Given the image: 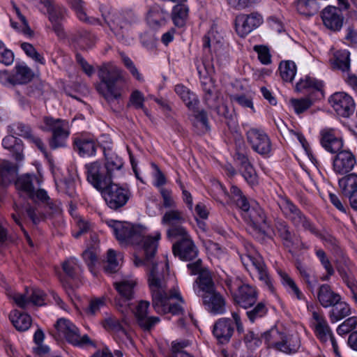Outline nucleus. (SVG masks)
<instances>
[{"label":"nucleus","mask_w":357,"mask_h":357,"mask_svg":"<svg viewBox=\"0 0 357 357\" xmlns=\"http://www.w3.org/2000/svg\"><path fill=\"white\" fill-rule=\"evenodd\" d=\"M100 192L107 205L113 210H118L124 206L130 197L128 189L112 182Z\"/></svg>","instance_id":"nucleus-9"},{"label":"nucleus","mask_w":357,"mask_h":357,"mask_svg":"<svg viewBox=\"0 0 357 357\" xmlns=\"http://www.w3.org/2000/svg\"><path fill=\"white\" fill-rule=\"evenodd\" d=\"M202 303L209 313L216 315L222 314L226 311V301L224 296L216 289L207 294H202Z\"/></svg>","instance_id":"nucleus-17"},{"label":"nucleus","mask_w":357,"mask_h":357,"mask_svg":"<svg viewBox=\"0 0 357 357\" xmlns=\"http://www.w3.org/2000/svg\"><path fill=\"white\" fill-rule=\"evenodd\" d=\"M102 16L119 39L127 41L130 24L125 16L117 12L102 13Z\"/></svg>","instance_id":"nucleus-14"},{"label":"nucleus","mask_w":357,"mask_h":357,"mask_svg":"<svg viewBox=\"0 0 357 357\" xmlns=\"http://www.w3.org/2000/svg\"><path fill=\"white\" fill-rule=\"evenodd\" d=\"M74 147L80 155L84 156L94 155L98 146L93 139L80 137L75 139Z\"/></svg>","instance_id":"nucleus-35"},{"label":"nucleus","mask_w":357,"mask_h":357,"mask_svg":"<svg viewBox=\"0 0 357 357\" xmlns=\"http://www.w3.org/2000/svg\"><path fill=\"white\" fill-rule=\"evenodd\" d=\"M202 65L206 71V75H202L203 72L201 66H198L197 69L200 76L202 89L204 92L203 101L208 108L213 109L217 107L220 96L214 82L209 77L214 73L213 65L211 61L205 60L203 61Z\"/></svg>","instance_id":"nucleus-5"},{"label":"nucleus","mask_w":357,"mask_h":357,"mask_svg":"<svg viewBox=\"0 0 357 357\" xmlns=\"http://www.w3.org/2000/svg\"><path fill=\"white\" fill-rule=\"evenodd\" d=\"M356 164L351 152L343 151L337 153L333 159V167L336 174H345L351 172Z\"/></svg>","instance_id":"nucleus-23"},{"label":"nucleus","mask_w":357,"mask_h":357,"mask_svg":"<svg viewBox=\"0 0 357 357\" xmlns=\"http://www.w3.org/2000/svg\"><path fill=\"white\" fill-rule=\"evenodd\" d=\"M282 332L275 328H272L269 331L264 333L261 337L265 340L269 347L275 349Z\"/></svg>","instance_id":"nucleus-62"},{"label":"nucleus","mask_w":357,"mask_h":357,"mask_svg":"<svg viewBox=\"0 0 357 357\" xmlns=\"http://www.w3.org/2000/svg\"><path fill=\"white\" fill-rule=\"evenodd\" d=\"M63 272L70 278H75L82 271L77 259L71 257L66 260L62 265Z\"/></svg>","instance_id":"nucleus-51"},{"label":"nucleus","mask_w":357,"mask_h":357,"mask_svg":"<svg viewBox=\"0 0 357 357\" xmlns=\"http://www.w3.org/2000/svg\"><path fill=\"white\" fill-rule=\"evenodd\" d=\"M168 13L158 5L153 6L148 13L147 22L153 29H158L167 22Z\"/></svg>","instance_id":"nucleus-31"},{"label":"nucleus","mask_w":357,"mask_h":357,"mask_svg":"<svg viewBox=\"0 0 357 357\" xmlns=\"http://www.w3.org/2000/svg\"><path fill=\"white\" fill-rule=\"evenodd\" d=\"M300 347L301 341L297 335L282 332L275 349L290 355L296 354Z\"/></svg>","instance_id":"nucleus-24"},{"label":"nucleus","mask_w":357,"mask_h":357,"mask_svg":"<svg viewBox=\"0 0 357 357\" xmlns=\"http://www.w3.org/2000/svg\"><path fill=\"white\" fill-rule=\"evenodd\" d=\"M267 313V308L263 303H257L254 307L248 310L246 314L251 322L263 317Z\"/></svg>","instance_id":"nucleus-64"},{"label":"nucleus","mask_w":357,"mask_h":357,"mask_svg":"<svg viewBox=\"0 0 357 357\" xmlns=\"http://www.w3.org/2000/svg\"><path fill=\"white\" fill-rule=\"evenodd\" d=\"M59 335H62L66 341L73 346L83 347L86 345L95 347L93 342L87 335H80L77 327L70 320L61 318L54 324Z\"/></svg>","instance_id":"nucleus-6"},{"label":"nucleus","mask_w":357,"mask_h":357,"mask_svg":"<svg viewBox=\"0 0 357 357\" xmlns=\"http://www.w3.org/2000/svg\"><path fill=\"white\" fill-rule=\"evenodd\" d=\"M341 298V295L334 291L329 284H323L319 287L317 300L323 307L327 308L334 305Z\"/></svg>","instance_id":"nucleus-28"},{"label":"nucleus","mask_w":357,"mask_h":357,"mask_svg":"<svg viewBox=\"0 0 357 357\" xmlns=\"http://www.w3.org/2000/svg\"><path fill=\"white\" fill-rule=\"evenodd\" d=\"M357 326V317L353 316L345 319L337 328V333L340 335L349 333Z\"/></svg>","instance_id":"nucleus-61"},{"label":"nucleus","mask_w":357,"mask_h":357,"mask_svg":"<svg viewBox=\"0 0 357 357\" xmlns=\"http://www.w3.org/2000/svg\"><path fill=\"white\" fill-rule=\"evenodd\" d=\"M188 7L184 3H178L174 6L172 12V19L175 26L183 27L188 16Z\"/></svg>","instance_id":"nucleus-40"},{"label":"nucleus","mask_w":357,"mask_h":357,"mask_svg":"<svg viewBox=\"0 0 357 357\" xmlns=\"http://www.w3.org/2000/svg\"><path fill=\"white\" fill-rule=\"evenodd\" d=\"M331 307L332 308L328 312V317L333 324L344 319L351 313V308L349 304L342 301V298L334 305Z\"/></svg>","instance_id":"nucleus-32"},{"label":"nucleus","mask_w":357,"mask_h":357,"mask_svg":"<svg viewBox=\"0 0 357 357\" xmlns=\"http://www.w3.org/2000/svg\"><path fill=\"white\" fill-rule=\"evenodd\" d=\"M100 82L96 85L98 92L112 104L122 97L121 84L126 82L123 70L116 66L107 63L100 66L98 71Z\"/></svg>","instance_id":"nucleus-2"},{"label":"nucleus","mask_w":357,"mask_h":357,"mask_svg":"<svg viewBox=\"0 0 357 357\" xmlns=\"http://www.w3.org/2000/svg\"><path fill=\"white\" fill-rule=\"evenodd\" d=\"M241 210L244 220L255 231L264 233L265 229L269 227L266 214L258 203L248 202Z\"/></svg>","instance_id":"nucleus-8"},{"label":"nucleus","mask_w":357,"mask_h":357,"mask_svg":"<svg viewBox=\"0 0 357 357\" xmlns=\"http://www.w3.org/2000/svg\"><path fill=\"white\" fill-rule=\"evenodd\" d=\"M121 61L125 67L129 70L130 74L139 82L144 81V77L139 72L133 61L123 52H120Z\"/></svg>","instance_id":"nucleus-58"},{"label":"nucleus","mask_w":357,"mask_h":357,"mask_svg":"<svg viewBox=\"0 0 357 357\" xmlns=\"http://www.w3.org/2000/svg\"><path fill=\"white\" fill-rule=\"evenodd\" d=\"M121 61L125 67L129 70L130 74L139 82L144 81V77L139 72L133 61L123 52H120Z\"/></svg>","instance_id":"nucleus-59"},{"label":"nucleus","mask_w":357,"mask_h":357,"mask_svg":"<svg viewBox=\"0 0 357 357\" xmlns=\"http://www.w3.org/2000/svg\"><path fill=\"white\" fill-rule=\"evenodd\" d=\"M246 139L252 149L259 155H267L271 153V142L263 130L249 129L246 132Z\"/></svg>","instance_id":"nucleus-12"},{"label":"nucleus","mask_w":357,"mask_h":357,"mask_svg":"<svg viewBox=\"0 0 357 357\" xmlns=\"http://www.w3.org/2000/svg\"><path fill=\"white\" fill-rule=\"evenodd\" d=\"M103 153L105 160L104 167L112 178L115 172L120 171L123 168V160L109 148H104Z\"/></svg>","instance_id":"nucleus-30"},{"label":"nucleus","mask_w":357,"mask_h":357,"mask_svg":"<svg viewBox=\"0 0 357 357\" xmlns=\"http://www.w3.org/2000/svg\"><path fill=\"white\" fill-rule=\"evenodd\" d=\"M312 324L316 336L323 342H327L328 338L333 335L327 320L322 314L313 312Z\"/></svg>","instance_id":"nucleus-25"},{"label":"nucleus","mask_w":357,"mask_h":357,"mask_svg":"<svg viewBox=\"0 0 357 357\" xmlns=\"http://www.w3.org/2000/svg\"><path fill=\"white\" fill-rule=\"evenodd\" d=\"M226 286L234 301L241 307L247 309L257 302V291L255 287L243 282L238 278L227 279Z\"/></svg>","instance_id":"nucleus-4"},{"label":"nucleus","mask_w":357,"mask_h":357,"mask_svg":"<svg viewBox=\"0 0 357 357\" xmlns=\"http://www.w3.org/2000/svg\"><path fill=\"white\" fill-rule=\"evenodd\" d=\"M321 19L326 27L334 31H340L343 25L342 13L334 6L324 8L321 13Z\"/></svg>","instance_id":"nucleus-22"},{"label":"nucleus","mask_w":357,"mask_h":357,"mask_svg":"<svg viewBox=\"0 0 357 357\" xmlns=\"http://www.w3.org/2000/svg\"><path fill=\"white\" fill-rule=\"evenodd\" d=\"M316 255L326 271V274L323 275L321 280L322 281H328L331 277L334 275L335 270L327 257L326 252L323 250L319 249L316 250Z\"/></svg>","instance_id":"nucleus-50"},{"label":"nucleus","mask_w":357,"mask_h":357,"mask_svg":"<svg viewBox=\"0 0 357 357\" xmlns=\"http://www.w3.org/2000/svg\"><path fill=\"white\" fill-rule=\"evenodd\" d=\"M221 188L224 191V193L230 197L234 202L236 203V205L241 209V208H244L246 206V204L248 202L247 198L245 195H243L242 191L235 185H232L230 188L229 195L227 192V191L220 185Z\"/></svg>","instance_id":"nucleus-52"},{"label":"nucleus","mask_w":357,"mask_h":357,"mask_svg":"<svg viewBox=\"0 0 357 357\" xmlns=\"http://www.w3.org/2000/svg\"><path fill=\"white\" fill-rule=\"evenodd\" d=\"M86 179L98 191L111 183L112 178L107 169L98 162H93L85 165Z\"/></svg>","instance_id":"nucleus-10"},{"label":"nucleus","mask_w":357,"mask_h":357,"mask_svg":"<svg viewBox=\"0 0 357 357\" xmlns=\"http://www.w3.org/2000/svg\"><path fill=\"white\" fill-rule=\"evenodd\" d=\"M296 8L300 14L312 16L318 12L319 6L317 0H297Z\"/></svg>","instance_id":"nucleus-43"},{"label":"nucleus","mask_w":357,"mask_h":357,"mask_svg":"<svg viewBox=\"0 0 357 357\" xmlns=\"http://www.w3.org/2000/svg\"><path fill=\"white\" fill-rule=\"evenodd\" d=\"M279 71L283 81L291 82L296 74V66L292 61H282L280 63Z\"/></svg>","instance_id":"nucleus-44"},{"label":"nucleus","mask_w":357,"mask_h":357,"mask_svg":"<svg viewBox=\"0 0 357 357\" xmlns=\"http://www.w3.org/2000/svg\"><path fill=\"white\" fill-rule=\"evenodd\" d=\"M251 267H252L257 272L259 279L264 282L266 287L271 292H273V284L268 275L267 267L264 263V259L261 255L257 253L255 254V257H253Z\"/></svg>","instance_id":"nucleus-29"},{"label":"nucleus","mask_w":357,"mask_h":357,"mask_svg":"<svg viewBox=\"0 0 357 357\" xmlns=\"http://www.w3.org/2000/svg\"><path fill=\"white\" fill-rule=\"evenodd\" d=\"M149 305L146 301H140L135 311L137 323L144 331H151L160 321L158 317L148 316Z\"/></svg>","instance_id":"nucleus-19"},{"label":"nucleus","mask_w":357,"mask_h":357,"mask_svg":"<svg viewBox=\"0 0 357 357\" xmlns=\"http://www.w3.org/2000/svg\"><path fill=\"white\" fill-rule=\"evenodd\" d=\"M15 303L22 308H26L30 303L33 305H45V294L39 289L26 290L25 294H15L13 297Z\"/></svg>","instance_id":"nucleus-20"},{"label":"nucleus","mask_w":357,"mask_h":357,"mask_svg":"<svg viewBox=\"0 0 357 357\" xmlns=\"http://www.w3.org/2000/svg\"><path fill=\"white\" fill-rule=\"evenodd\" d=\"M339 185L344 195L352 193L357 190V174H350L339 179Z\"/></svg>","instance_id":"nucleus-47"},{"label":"nucleus","mask_w":357,"mask_h":357,"mask_svg":"<svg viewBox=\"0 0 357 357\" xmlns=\"http://www.w3.org/2000/svg\"><path fill=\"white\" fill-rule=\"evenodd\" d=\"M321 144L328 152L337 153L343 146L342 140L337 137L335 130L331 128H325L321 131Z\"/></svg>","instance_id":"nucleus-26"},{"label":"nucleus","mask_w":357,"mask_h":357,"mask_svg":"<svg viewBox=\"0 0 357 357\" xmlns=\"http://www.w3.org/2000/svg\"><path fill=\"white\" fill-rule=\"evenodd\" d=\"M17 167L13 163L2 160L0 162V176L3 185H7L14 181L17 174Z\"/></svg>","instance_id":"nucleus-37"},{"label":"nucleus","mask_w":357,"mask_h":357,"mask_svg":"<svg viewBox=\"0 0 357 357\" xmlns=\"http://www.w3.org/2000/svg\"><path fill=\"white\" fill-rule=\"evenodd\" d=\"M329 102L336 113L342 117H349L355 110V104L352 98L344 92L333 94Z\"/></svg>","instance_id":"nucleus-15"},{"label":"nucleus","mask_w":357,"mask_h":357,"mask_svg":"<svg viewBox=\"0 0 357 357\" xmlns=\"http://www.w3.org/2000/svg\"><path fill=\"white\" fill-rule=\"evenodd\" d=\"M174 91L189 109L195 111L197 109L199 100L195 93L183 84L176 85Z\"/></svg>","instance_id":"nucleus-33"},{"label":"nucleus","mask_w":357,"mask_h":357,"mask_svg":"<svg viewBox=\"0 0 357 357\" xmlns=\"http://www.w3.org/2000/svg\"><path fill=\"white\" fill-rule=\"evenodd\" d=\"M9 128L10 132L13 135H17L28 139H30L33 136L31 128L22 123H14Z\"/></svg>","instance_id":"nucleus-60"},{"label":"nucleus","mask_w":357,"mask_h":357,"mask_svg":"<svg viewBox=\"0 0 357 357\" xmlns=\"http://www.w3.org/2000/svg\"><path fill=\"white\" fill-rule=\"evenodd\" d=\"M349 56L350 53L347 50L337 51L334 54V58L332 60L333 68L348 73L350 69Z\"/></svg>","instance_id":"nucleus-41"},{"label":"nucleus","mask_w":357,"mask_h":357,"mask_svg":"<svg viewBox=\"0 0 357 357\" xmlns=\"http://www.w3.org/2000/svg\"><path fill=\"white\" fill-rule=\"evenodd\" d=\"M10 319L19 331H26L31 324V318L29 314L20 313L17 310L10 314Z\"/></svg>","instance_id":"nucleus-39"},{"label":"nucleus","mask_w":357,"mask_h":357,"mask_svg":"<svg viewBox=\"0 0 357 357\" xmlns=\"http://www.w3.org/2000/svg\"><path fill=\"white\" fill-rule=\"evenodd\" d=\"M172 251L175 257L186 261L196 259L198 256V249L190 237L174 243Z\"/></svg>","instance_id":"nucleus-18"},{"label":"nucleus","mask_w":357,"mask_h":357,"mask_svg":"<svg viewBox=\"0 0 357 357\" xmlns=\"http://www.w3.org/2000/svg\"><path fill=\"white\" fill-rule=\"evenodd\" d=\"M33 176L24 174L17 178L15 181L16 188L20 192L24 193L29 197H34V187L33 185Z\"/></svg>","instance_id":"nucleus-38"},{"label":"nucleus","mask_w":357,"mask_h":357,"mask_svg":"<svg viewBox=\"0 0 357 357\" xmlns=\"http://www.w3.org/2000/svg\"><path fill=\"white\" fill-rule=\"evenodd\" d=\"M234 159L236 162H239L241 167L250 164L248 156V149L242 141L236 143Z\"/></svg>","instance_id":"nucleus-55"},{"label":"nucleus","mask_w":357,"mask_h":357,"mask_svg":"<svg viewBox=\"0 0 357 357\" xmlns=\"http://www.w3.org/2000/svg\"><path fill=\"white\" fill-rule=\"evenodd\" d=\"M277 233L282 240L283 245L289 249L290 252L307 248L302 242L299 236L291 232L288 224L283 220H278L275 223Z\"/></svg>","instance_id":"nucleus-13"},{"label":"nucleus","mask_w":357,"mask_h":357,"mask_svg":"<svg viewBox=\"0 0 357 357\" xmlns=\"http://www.w3.org/2000/svg\"><path fill=\"white\" fill-rule=\"evenodd\" d=\"M278 205L284 216L289 220L296 228H302L305 230L310 231L312 234H317V231L311 221L288 197L280 196L278 200Z\"/></svg>","instance_id":"nucleus-3"},{"label":"nucleus","mask_w":357,"mask_h":357,"mask_svg":"<svg viewBox=\"0 0 357 357\" xmlns=\"http://www.w3.org/2000/svg\"><path fill=\"white\" fill-rule=\"evenodd\" d=\"M107 225L113 229L120 243L131 244L138 250L134 255L133 262L136 267L145 266L148 268V282L154 310L161 314H182L181 304L184 303V300L177 289L168 291L162 271L158 270V264L155 260L160 233L156 232L153 236H146V228L141 225L114 220H109Z\"/></svg>","instance_id":"nucleus-1"},{"label":"nucleus","mask_w":357,"mask_h":357,"mask_svg":"<svg viewBox=\"0 0 357 357\" xmlns=\"http://www.w3.org/2000/svg\"><path fill=\"white\" fill-rule=\"evenodd\" d=\"M127 321L125 317L121 319V321L115 317H109L104 321V327L116 333H119L123 336L128 337L127 332L124 328V324H127Z\"/></svg>","instance_id":"nucleus-48"},{"label":"nucleus","mask_w":357,"mask_h":357,"mask_svg":"<svg viewBox=\"0 0 357 357\" xmlns=\"http://www.w3.org/2000/svg\"><path fill=\"white\" fill-rule=\"evenodd\" d=\"M189 345L188 340L173 342L172 343V354L169 357H194L185 350Z\"/></svg>","instance_id":"nucleus-54"},{"label":"nucleus","mask_w":357,"mask_h":357,"mask_svg":"<svg viewBox=\"0 0 357 357\" xmlns=\"http://www.w3.org/2000/svg\"><path fill=\"white\" fill-rule=\"evenodd\" d=\"M198 289L196 294L201 296L202 294H207L215 290V284L212 279L211 273L208 270H204L195 280Z\"/></svg>","instance_id":"nucleus-34"},{"label":"nucleus","mask_w":357,"mask_h":357,"mask_svg":"<svg viewBox=\"0 0 357 357\" xmlns=\"http://www.w3.org/2000/svg\"><path fill=\"white\" fill-rule=\"evenodd\" d=\"M33 71L24 63H17L10 73L0 70V83L6 86L26 84L33 77Z\"/></svg>","instance_id":"nucleus-7"},{"label":"nucleus","mask_w":357,"mask_h":357,"mask_svg":"<svg viewBox=\"0 0 357 357\" xmlns=\"http://www.w3.org/2000/svg\"><path fill=\"white\" fill-rule=\"evenodd\" d=\"M203 41V50L204 52L208 51L211 52L212 49L214 52H216V47L220 46V40L215 39V31L213 30H210L202 38Z\"/></svg>","instance_id":"nucleus-57"},{"label":"nucleus","mask_w":357,"mask_h":357,"mask_svg":"<svg viewBox=\"0 0 357 357\" xmlns=\"http://www.w3.org/2000/svg\"><path fill=\"white\" fill-rule=\"evenodd\" d=\"M234 332L233 322L229 318L218 319L213 326V334L219 344H227Z\"/></svg>","instance_id":"nucleus-21"},{"label":"nucleus","mask_w":357,"mask_h":357,"mask_svg":"<svg viewBox=\"0 0 357 357\" xmlns=\"http://www.w3.org/2000/svg\"><path fill=\"white\" fill-rule=\"evenodd\" d=\"M3 146L15 153L16 160L21 159V151H22V140L15 137L13 134L8 135L3 139Z\"/></svg>","instance_id":"nucleus-45"},{"label":"nucleus","mask_w":357,"mask_h":357,"mask_svg":"<svg viewBox=\"0 0 357 357\" xmlns=\"http://www.w3.org/2000/svg\"><path fill=\"white\" fill-rule=\"evenodd\" d=\"M167 236L169 239H179L178 241H183L185 238L190 237L182 224L168 227Z\"/></svg>","instance_id":"nucleus-56"},{"label":"nucleus","mask_w":357,"mask_h":357,"mask_svg":"<svg viewBox=\"0 0 357 357\" xmlns=\"http://www.w3.org/2000/svg\"><path fill=\"white\" fill-rule=\"evenodd\" d=\"M192 112H194L193 125L199 127L203 132L209 130L210 127L206 112L204 109H198V107Z\"/></svg>","instance_id":"nucleus-53"},{"label":"nucleus","mask_w":357,"mask_h":357,"mask_svg":"<svg viewBox=\"0 0 357 357\" xmlns=\"http://www.w3.org/2000/svg\"><path fill=\"white\" fill-rule=\"evenodd\" d=\"M71 8L75 10L80 21L90 24H100L99 19L87 16L84 9V2L82 0H68Z\"/></svg>","instance_id":"nucleus-36"},{"label":"nucleus","mask_w":357,"mask_h":357,"mask_svg":"<svg viewBox=\"0 0 357 357\" xmlns=\"http://www.w3.org/2000/svg\"><path fill=\"white\" fill-rule=\"evenodd\" d=\"M136 284V280L132 277L123 278L121 281L114 283L120 296L119 298L116 299V305L123 314L129 310L128 301L134 298V288Z\"/></svg>","instance_id":"nucleus-11"},{"label":"nucleus","mask_w":357,"mask_h":357,"mask_svg":"<svg viewBox=\"0 0 357 357\" xmlns=\"http://www.w3.org/2000/svg\"><path fill=\"white\" fill-rule=\"evenodd\" d=\"M261 22L262 17L257 13L238 15L235 19L236 31L239 36L245 37L257 28Z\"/></svg>","instance_id":"nucleus-16"},{"label":"nucleus","mask_w":357,"mask_h":357,"mask_svg":"<svg viewBox=\"0 0 357 357\" xmlns=\"http://www.w3.org/2000/svg\"><path fill=\"white\" fill-rule=\"evenodd\" d=\"M44 126L41 130L52 132V134H70L69 122L61 119H54L52 116H44L43 119Z\"/></svg>","instance_id":"nucleus-27"},{"label":"nucleus","mask_w":357,"mask_h":357,"mask_svg":"<svg viewBox=\"0 0 357 357\" xmlns=\"http://www.w3.org/2000/svg\"><path fill=\"white\" fill-rule=\"evenodd\" d=\"M122 259L121 253L117 254L114 250L109 249L107 251V260L104 263V271L108 274L116 273L120 268V261Z\"/></svg>","instance_id":"nucleus-42"},{"label":"nucleus","mask_w":357,"mask_h":357,"mask_svg":"<svg viewBox=\"0 0 357 357\" xmlns=\"http://www.w3.org/2000/svg\"><path fill=\"white\" fill-rule=\"evenodd\" d=\"M74 40L81 46L91 47L94 43L95 36L87 31H79L75 36Z\"/></svg>","instance_id":"nucleus-63"},{"label":"nucleus","mask_w":357,"mask_h":357,"mask_svg":"<svg viewBox=\"0 0 357 357\" xmlns=\"http://www.w3.org/2000/svg\"><path fill=\"white\" fill-rule=\"evenodd\" d=\"M183 213L179 210H169L165 212L162 218V224L168 226V227L183 224L185 222Z\"/></svg>","instance_id":"nucleus-46"},{"label":"nucleus","mask_w":357,"mask_h":357,"mask_svg":"<svg viewBox=\"0 0 357 357\" xmlns=\"http://www.w3.org/2000/svg\"><path fill=\"white\" fill-rule=\"evenodd\" d=\"M324 86L323 82L315 78L306 76L304 79H301L296 85V89L301 91L304 89H312L317 91H321Z\"/></svg>","instance_id":"nucleus-49"}]
</instances>
